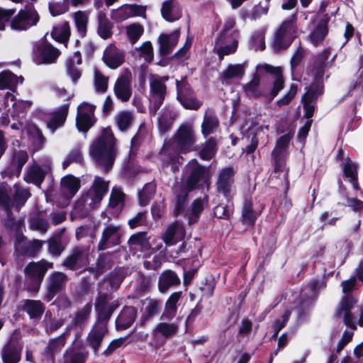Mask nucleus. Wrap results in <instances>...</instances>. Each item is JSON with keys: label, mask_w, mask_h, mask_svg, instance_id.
Listing matches in <instances>:
<instances>
[{"label": "nucleus", "mask_w": 363, "mask_h": 363, "mask_svg": "<svg viewBox=\"0 0 363 363\" xmlns=\"http://www.w3.org/2000/svg\"><path fill=\"white\" fill-rule=\"evenodd\" d=\"M22 346L11 340L2 350L1 358L4 363H18L21 359Z\"/></svg>", "instance_id": "obj_23"}, {"label": "nucleus", "mask_w": 363, "mask_h": 363, "mask_svg": "<svg viewBox=\"0 0 363 363\" xmlns=\"http://www.w3.org/2000/svg\"><path fill=\"white\" fill-rule=\"evenodd\" d=\"M329 19L330 18L328 14L324 15V16L318 21L314 29L311 31L310 34V39L314 45H318L322 43L328 34V23Z\"/></svg>", "instance_id": "obj_26"}, {"label": "nucleus", "mask_w": 363, "mask_h": 363, "mask_svg": "<svg viewBox=\"0 0 363 363\" xmlns=\"http://www.w3.org/2000/svg\"><path fill=\"white\" fill-rule=\"evenodd\" d=\"M116 98L121 101H128L132 96L131 77L129 74L119 77L113 86Z\"/></svg>", "instance_id": "obj_17"}, {"label": "nucleus", "mask_w": 363, "mask_h": 363, "mask_svg": "<svg viewBox=\"0 0 363 363\" xmlns=\"http://www.w3.org/2000/svg\"><path fill=\"white\" fill-rule=\"evenodd\" d=\"M155 191V186L153 184H146L141 191H139V201L141 206H145L150 196Z\"/></svg>", "instance_id": "obj_52"}, {"label": "nucleus", "mask_w": 363, "mask_h": 363, "mask_svg": "<svg viewBox=\"0 0 363 363\" xmlns=\"http://www.w3.org/2000/svg\"><path fill=\"white\" fill-rule=\"evenodd\" d=\"M6 103L9 105V102H12L13 109V115H18L24 111V110L30 106V102L23 100H15V95L12 93L7 92L6 94Z\"/></svg>", "instance_id": "obj_40"}, {"label": "nucleus", "mask_w": 363, "mask_h": 363, "mask_svg": "<svg viewBox=\"0 0 363 363\" xmlns=\"http://www.w3.org/2000/svg\"><path fill=\"white\" fill-rule=\"evenodd\" d=\"M137 311L134 307L128 306L123 308L116 319V325L118 328H126L135 320Z\"/></svg>", "instance_id": "obj_31"}, {"label": "nucleus", "mask_w": 363, "mask_h": 363, "mask_svg": "<svg viewBox=\"0 0 363 363\" xmlns=\"http://www.w3.org/2000/svg\"><path fill=\"white\" fill-rule=\"evenodd\" d=\"M61 185L65 193L73 196L79 189L80 180L72 175H67L62 179Z\"/></svg>", "instance_id": "obj_38"}, {"label": "nucleus", "mask_w": 363, "mask_h": 363, "mask_svg": "<svg viewBox=\"0 0 363 363\" xmlns=\"http://www.w3.org/2000/svg\"><path fill=\"white\" fill-rule=\"evenodd\" d=\"M234 172L232 167H226L220 171L217 181L218 191L226 198L230 197L234 191Z\"/></svg>", "instance_id": "obj_15"}, {"label": "nucleus", "mask_w": 363, "mask_h": 363, "mask_svg": "<svg viewBox=\"0 0 363 363\" xmlns=\"http://www.w3.org/2000/svg\"><path fill=\"white\" fill-rule=\"evenodd\" d=\"M298 90L296 84H291L288 93L280 100L277 101L278 106H281L288 104L295 96Z\"/></svg>", "instance_id": "obj_58"}, {"label": "nucleus", "mask_w": 363, "mask_h": 363, "mask_svg": "<svg viewBox=\"0 0 363 363\" xmlns=\"http://www.w3.org/2000/svg\"><path fill=\"white\" fill-rule=\"evenodd\" d=\"M133 121V115L128 111L121 112L116 117V123L121 130H125L128 128Z\"/></svg>", "instance_id": "obj_46"}, {"label": "nucleus", "mask_w": 363, "mask_h": 363, "mask_svg": "<svg viewBox=\"0 0 363 363\" xmlns=\"http://www.w3.org/2000/svg\"><path fill=\"white\" fill-rule=\"evenodd\" d=\"M179 32L170 35H161L159 38L160 50L162 55H167L177 44Z\"/></svg>", "instance_id": "obj_32"}, {"label": "nucleus", "mask_w": 363, "mask_h": 363, "mask_svg": "<svg viewBox=\"0 0 363 363\" xmlns=\"http://www.w3.org/2000/svg\"><path fill=\"white\" fill-rule=\"evenodd\" d=\"M124 194L118 188L112 189L109 206L112 208H121L123 205Z\"/></svg>", "instance_id": "obj_48"}, {"label": "nucleus", "mask_w": 363, "mask_h": 363, "mask_svg": "<svg viewBox=\"0 0 363 363\" xmlns=\"http://www.w3.org/2000/svg\"><path fill=\"white\" fill-rule=\"evenodd\" d=\"M48 170V169L46 170L42 169L38 165H33L28 170L26 179L28 182L40 185L43 181L45 174Z\"/></svg>", "instance_id": "obj_41"}, {"label": "nucleus", "mask_w": 363, "mask_h": 363, "mask_svg": "<svg viewBox=\"0 0 363 363\" xmlns=\"http://www.w3.org/2000/svg\"><path fill=\"white\" fill-rule=\"evenodd\" d=\"M172 117L169 113H164L158 119L159 128L162 131L168 130L172 123Z\"/></svg>", "instance_id": "obj_59"}, {"label": "nucleus", "mask_w": 363, "mask_h": 363, "mask_svg": "<svg viewBox=\"0 0 363 363\" xmlns=\"http://www.w3.org/2000/svg\"><path fill=\"white\" fill-rule=\"evenodd\" d=\"M290 316V312L286 311L280 319L275 320L273 325V330L274 332V337H276L279 332L286 325Z\"/></svg>", "instance_id": "obj_57"}, {"label": "nucleus", "mask_w": 363, "mask_h": 363, "mask_svg": "<svg viewBox=\"0 0 363 363\" xmlns=\"http://www.w3.org/2000/svg\"><path fill=\"white\" fill-rule=\"evenodd\" d=\"M84 259L85 255L80 251L76 250L65 260L64 265L70 269H74L75 266L83 262Z\"/></svg>", "instance_id": "obj_49"}, {"label": "nucleus", "mask_w": 363, "mask_h": 363, "mask_svg": "<svg viewBox=\"0 0 363 363\" xmlns=\"http://www.w3.org/2000/svg\"><path fill=\"white\" fill-rule=\"evenodd\" d=\"M323 86L320 82L313 84L303 97L305 116L311 119L315 110V101L321 94Z\"/></svg>", "instance_id": "obj_16"}, {"label": "nucleus", "mask_w": 363, "mask_h": 363, "mask_svg": "<svg viewBox=\"0 0 363 363\" xmlns=\"http://www.w3.org/2000/svg\"><path fill=\"white\" fill-rule=\"evenodd\" d=\"M252 40L255 50H263L264 49V38L262 33H258L254 35Z\"/></svg>", "instance_id": "obj_63"}, {"label": "nucleus", "mask_w": 363, "mask_h": 363, "mask_svg": "<svg viewBox=\"0 0 363 363\" xmlns=\"http://www.w3.org/2000/svg\"><path fill=\"white\" fill-rule=\"evenodd\" d=\"M128 243L130 246L138 247L143 251L147 250L150 248V245L146 237L145 233H138L133 235L129 238Z\"/></svg>", "instance_id": "obj_43"}, {"label": "nucleus", "mask_w": 363, "mask_h": 363, "mask_svg": "<svg viewBox=\"0 0 363 363\" xmlns=\"http://www.w3.org/2000/svg\"><path fill=\"white\" fill-rule=\"evenodd\" d=\"M291 137L287 134L281 136L277 141L274 150L272 152V156L275 162V169H279L284 161L286 155V148L289 145Z\"/></svg>", "instance_id": "obj_21"}, {"label": "nucleus", "mask_w": 363, "mask_h": 363, "mask_svg": "<svg viewBox=\"0 0 363 363\" xmlns=\"http://www.w3.org/2000/svg\"><path fill=\"white\" fill-rule=\"evenodd\" d=\"M357 303L356 298L352 296H347L341 299L335 312L337 318L342 319L344 323L352 330L357 329V326L363 327V305L359 307V318L355 321L351 310Z\"/></svg>", "instance_id": "obj_5"}, {"label": "nucleus", "mask_w": 363, "mask_h": 363, "mask_svg": "<svg viewBox=\"0 0 363 363\" xmlns=\"http://www.w3.org/2000/svg\"><path fill=\"white\" fill-rule=\"evenodd\" d=\"M206 202L201 199H196L186 212V216L189 219V223H196L200 213L203 211L206 206Z\"/></svg>", "instance_id": "obj_36"}, {"label": "nucleus", "mask_w": 363, "mask_h": 363, "mask_svg": "<svg viewBox=\"0 0 363 363\" xmlns=\"http://www.w3.org/2000/svg\"><path fill=\"white\" fill-rule=\"evenodd\" d=\"M195 142L193 127L190 125H182L174 136V145L179 152L186 153L198 149L194 146Z\"/></svg>", "instance_id": "obj_9"}, {"label": "nucleus", "mask_w": 363, "mask_h": 363, "mask_svg": "<svg viewBox=\"0 0 363 363\" xmlns=\"http://www.w3.org/2000/svg\"><path fill=\"white\" fill-rule=\"evenodd\" d=\"M118 301H113L111 303L108 301L107 298H100L96 303V307L98 312V322L105 323L111 315L112 313L119 306Z\"/></svg>", "instance_id": "obj_22"}, {"label": "nucleus", "mask_w": 363, "mask_h": 363, "mask_svg": "<svg viewBox=\"0 0 363 363\" xmlns=\"http://www.w3.org/2000/svg\"><path fill=\"white\" fill-rule=\"evenodd\" d=\"M119 225H109L106 227L99 244V250H104L108 245H115L119 243Z\"/></svg>", "instance_id": "obj_24"}, {"label": "nucleus", "mask_w": 363, "mask_h": 363, "mask_svg": "<svg viewBox=\"0 0 363 363\" xmlns=\"http://www.w3.org/2000/svg\"><path fill=\"white\" fill-rule=\"evenodd\" d=\"M60 51L50 43L43 42L39 44L35 51V61L37 64H51L55 62Z\"/></svg>", "instance_id": "obj_14"}, {"label": "nucleus", "mask_w": 363, "mask_h": 363, "mask_svg": "<svg viewBox=\"0 0 363 363\" xmlns=\"http://www.w3.org/2000/svg\"><path fill=\"white\" fill-rule=\"evenodd\" d=\"M177 329L178 326L175 323H160L157 325L154 330V333L155 335L160 334L165 337H168L174 335L177 331Z\"/></svg>", "instance_id": "obj_45"}, {"label": "nucleus", "mask_w": 363, "mask_h": 363, "mask_svg": "<svg viewBox=\"0 0 363 363\" xmlns=\"http://www.w3.org/2000/svg\"><path fill=\"white\" fill-rule=\"evenodd\" d=\"M135 16L146 18V6L138 4H126L121 8L113 10L111 18L117 21H123Z\"/></svg>", "instance_id": "obj_13"}, {"label": "nucleus", "mask_w": 363, "mask_h": 363, "mask_svg": "<svg viewBox=\"0 0 363 363\" xmlns=\"http://www.w3.org/2000/svg\"><path fill=\"white\" fill-rule=\"evenodd\" d=\"M49 10L52 16H57L65 13L67 11V7L60 3H50Z\"/></svg>", "instance_id": "obj_60"}, {"label": "nucleus", "mask_w": 363, "mask_h": 363, "mask_svg": "<svg viewBox=\"0 0 363 363\" xmlns=\"http://www.w3.org/2000/svg\"><path fill=\"white\" fill-rule=\"evenodd\" d=\"M345 175L350 178L351 181H355L357 174V166L350 161L347 162L344 167Z\"/></svg>", "instance_id": "obj_62"}, {"label": "nucleus", "mask_w": 363, "mask_h": 363, "mask_svg": "<svg viewBox=\"0 0 363 363\" xmlns=\"http://www.w3.org/2000/svg\"><path fill=\"white\" fill-rule=\"evenodd\" d=\"M126 35L132 44H135L144 33V27L138 23H131L125 27Z\"/></svg>", "instance_id": "obj_39"}, {"label": "nucleus", "mask_w": 363, "mask_h": 363, "mask_svg": "<svg viewBox=\"0 0 363 363\" xmlns=\"http://www.w3.org/2000/svg\"><path fill=\"white\" fill-rule=\"evenodd\" d=\"M162 17L167 21L173 22L178 20L181 16V8L177 0H166L161 8Z\"/></svg>", "instance_id": "obj_25"}, {"label": "nucleus", "mask_w": 363, "mask_h": 363, "mask_svg": "<svg viewBox=\"0 0 363 363\" xmlns=\"http://www.w3.org/2000/svg\"><path fill=\"white\" fill-rule=\"evenodd\" d=\"M108 189V182L101 177H95L94 183L88 192L87 199H90L93 203H97L102 200Z\"/></svg>", "instance_id": "obj_20"}, {"label": "nucleus", "mask_w": 363, "mask_h": 363, "mask_svg": "<svg viewBox=\"0 0 363 363\" xmlns=\"http://www.w3.org/2000/svg\"><path fill=\"white\" fill-rule=\"evenodd\" d=\"M133 55L145 62H150L153 59V48L150 41L143 43L140 47L135 48Z\"/></svg>", "instance_id": "obj_37"}, {"label": "nucleus", "mask_w": 363, "mask_h": 363, "mask_svg": "<svg viewBox=\"0 0 363 363\" xmlns=\"http://www.w3.org/2000/svg\"><path fill=\"white\" fill-rule=\"evenodd\" d=\"M66 361L69 363H84L85 356L81 352L67 354Z\"/></svg>", "instance_id": "obj_64"}, {"label": "nucleus", "mask_w": 363, "mask_h": 363, "mask_svg": "<svg viewBox=\"0 0 363 363\" xmlns=\"http://www.w3.org/2000/svg\"><path fill=\"white\" fill-rule=\"evenodd\" d=\"M51 268L52 263L45 260L29 263L24 269L26 280L31 284L29 289L38 290L47 270Z\"/></svg>", "instance_id": "obj_7"}, {"label": "nucleus", "mask_w": 363, "mask_h": 363, "mask_svg": "<svg viewBox=\"0 0 363 363\" xmlns=\"http://www.w3.org/2000/svg\"><path fill=\"white\" fill-rule=\"evenodd\" d=\"M242 218L246 224L252 225L255 223L257 218V213L253 211L250 202H246L245 203L242 210Z\"/></svg>", "instance_id": "obj_51"}, {"label": "nucleus", "mask_w": 363, "mask_h": 363, "mask_svg": "<svg viewBox=\"0 0 363 363\" xmlns=\"http://www.w3.org/2000/svg\"><path fill=\"white\" fill-rule=\"evenodd\" d=\"M95 106L82 102L77 107L76 125L79 131L86 133L96 122Z\"/></svg>", "instance_id": "obj_11"}, {"label": "nucleus", "mask_w": 363, "mask_h": 363, "mask_svg": "<svg viewBox=\"0 0 363 363\" xmlns=\"http://www.w3.org/2000/svg\"><path fill=\"white\" fill-rule=\"evenodd\" d=\"M238 35L236 31L230 33H220L216 44L214 50L221 60L224 56L235 52L238 44Z\"/></svg>", "instance_id": "obj_10"}, {"label": "nucleus", "mask_w": 363, "mask_h": 363, "mask_svg": "<svg viewBox=\"0 0 363 363\" xmlns=\"http://www.w3.org/2000/svg\"><path fill=\"white\" fill-rule=\"evenodd\" d=\"M69 104H64L53 115L52 118L48 122V127L54 132L58 127L61 126L67 118Z\"/></svg>", "instance_id": "obj_33"}, {"label": "nucleus", "mask_w": 363, "mask_h": 363, "mask_svg": "<svg viewBox=\"0 0 363 363\" xmlns=\"http://www.w3.org/2000/svg\"><path fill=\"white\" fill-rule=\"evenodd\" d=\"M108 77L102 74L100 72H94V87L98 93H104L108 89Z\"/></svg>", "instance_id": "obj_47"}, {"label": "nucleus", "mask_w": 363, "mask_h": 363, "mask_svg": "<svg viewBox=\"0 0 363 363\" xmlns=\"http://www.w3.org/2000/svg\"><path fill=\"white\" fill-rule=\"evenodd\" d=\"M30 195L28 190L18 185H15L13 189H11L6 184H1L0 185V206L10 217L12 208H15L18 211L26 203Z\"/></svg>", "instance_id": "obj_3"}, {"label": "nucleus", "mask_w": 363, "mask_h": 363, "mask_svg": "<svg viewBox=\"0 0 363 363\" xmlns=\"http://www.w3.org/2000/svg\"><path fill=\"white\" fill-rule=\"evenodd\" d=\"M245 73L244 64L230 65L223 72V83L230 84L233 79H241Z\"/></svg>", "instance_id": "obj_30"}, {"label": "nucleus", "mask_w": 363, "mask_h": 363, "mask_svg": "<svg viewBox=\"0 0 363 363\" xmlns=\"http://www.w3.org/2000/svg\"><path fill=\"white\" fill-rule=\"evenodd\" d=\"M180 282L179 277L172 270H165L161 273L158 281V288L160 292L167 291L171 286Z\"/></svg>", "instance_id": "obj_27"}, {"label": "nucleus", "mask_w": 363, "mask_h": 363, "mask_svg": "<svg viewBox=\"0 0 363 363\" xmlns=\"http://www.w3.org/2000/svg\"><path fill=\"white\" fill-rule=\"evenodd\" d=\"M103 60L108 67L114 69L123 63L125 55L116 46L110 45L104 50Z\"/></svg>", "instance_id": "obj_18"}, {"label": "nucleus", "mask_w": 363, "mask_h": 363, "mask_svg": "<svg viewBox=\"0 0 363 363\" xmlns=\"http://www.w3.org/2000/svg\"><path fill=\"white\" fill-rule=\"evenodd\" d=\"M89 154L96 163L105 171L112 167L117 149L116 140L111 129H104L101 136L91 144Z\"/></svg>", "instance_id": "obj_1"}, {"label": "nucleus", "mask_w": 363, "mask_h": 363, "mask_svg": "<svg viewBox=\"0 0 363 363\" xmlns=\"http://www.w3.org/2000/svg\"><path fill=\"white\" fill-rule=\"evenodd\" d=\"M66 279V276L61 272L53 273L50 277V287L52 290L59 289Z\"/></svg>", "instance_id": "obj_54"}, {"label": "nucleus", "mask_w": 363, "mask_h": 363, "mask_svg": "<svg viewBox=\"0 0 363 363\" xmlns=\"http://www.w3.org/2000/svg\"><path fill=\"white\" fill-rule=\"evenodd\" d=\"M160 306V301L155 299L147 300L146 302L145 312L149 316H152L159 312Z\"/></svg>", "instance_id": "obj_55"}, {"label": "nucleus", "mask_w": 363, "mask_h": 363, "mask_svg": "<svg viewBox=\"0 0 363 363\" xmlns=\"http://www.w3.org/2000/svg\"><path fill=\"white\" fill-rule=\"evenodd\" d=\"M106 331V323H96L89 334L88 341L95 352L97 351Z\"/></svg>", "instance_id": "obj_28"}, {"label": "nucleus", "mask_w": 363, "mask_h": 363, "mask_svg": "<svg viewBox=\"0 0 363 363\" xmlns=\"http://www.w3.org/2000/svg\"><path fill=\"white\" fill-rule=\"evenodd\" d=\"M186 169L189 176L184 186V190L182 195L178 196L175 208L176 214H178L182 209L187 196V191L195 189L199 181L206 179L208 177V170L199 165L196 160H191Z\"/></svg>", "instance_id": "obj_4"}, {"label": "nucleus", "mask_w": 363, "mask_h": 363, "mask_svg": "<svg viewBox=\"0 0 363 363\" xmlns=\"http://www.w3.org/2000/svg\"><path fill=\"white\" fill-rule=\"evenodd\" d=\"M88 17L82 11H77L74 13V21L78 30L84 34L86 30Z\"/></svg>", "instance_id": "obj_53"}, {"label": "nucleus", "mask_w": 363, "mask_h": 363, "mask_svg": "<svg viewBox=\"0 0 363 363\" xmlns=\"http://www.w3.org/2000/svg\"><path fill=\"white\" fill-rule=\"evenodd\" d=\"M181 296V291L174 292L171 294L165 303L164 310L162 318L167 320H172L176 315L177 303L180 300Z\"/></svg>", "instance_id": "obj_29"}, {"label": "nucleus", "mask_w": 363, "mask_h": 363, "mask_svg": "<svg viewBox=\"0 0 363 363\" xmlns=\"http://www.w3.org/2000/svg\"><path fill=\"white\" fill-rule=\"evenodd\" d=\"M271 72L273 74V86L269 93V98L272 100L284 87V80L279 68L273 67L269 65H259L257 71L252 76L251 79L243 85V90L247 96L252 98H259L264 94L261 89V71Z\"/></svg>", "instance_id": "obj_2"}, {"label": "nucleus", "mask_w": 363, "mask_h": 363, "mask_svg": "<svg viewBox=\"0 0 363 363\" xmlns=\"http://www.w3.org/2000/svg\"><path fill=\"white\" fill-rule=\"evenodd\" d=\"M22 77H17L10 72L0 73V89H13L16 85L23 82Z\"/></svg>", "instance_id": "obj_34"}, {"label": "nucleus", "mask_w": 363, "mask_h": 363, "mask_svg": "<svg viewBox=\"0 0 363 363\" xmlns=\"http://www.w3.org/2000/svg\"><path fill=\"white\" fill-rule=\"evenodd\" d=\"M216 141L213 138H210L199 152L201 157L203 160L211 158L216 152Z\"/></svg>", "instance_id": "obj_50"}, {"label": "nucleus", "mask_w": 363, "mask_h": 363, "mask_svg": "<svg viewBox=\"0 0 363 363\" xmlns=\"http://www.w3.org/2000/svg\"><path fill=\"white\" fill-rule=\"evenodd\" d=\"M296 16L294 14L290 19L284 21L277 30L274 40V48L277 50L287 48L292 42L296 33Z\"/></svg>", "instance_id": "obj_6"}, {"label": "nucleus", "mask_w": 363, "mask_h": 363, "mask_svg": "<svg viewBox=\"0 0 363 363\" xmlns=\"http://www.w3.org/2000/svg\"><path fill=\"white\" fill-rule=\"evenodd\" d=\"M23 309L26 311L31 318L38 317L43 312V305L39 301H24Z\"/></svg>", "instance_id": "obj_42"}, {"label": "nucleus", "mask_w": 363, "mask_h": 363, "mask_svg": "<svg viewBox=\"0 0 363 363\" xmlns=\"http://www.w3.org/2000/svg\"><path fill=\"white\" fill-rule=\"evenodd\" d=\"M30 228L33 230L45 232L48 228L47 222L40 218H34L30 220Z\"/></svg>", "instance_id": "obj_61"}, {"label": "nucleus", "mask_w": 363, "mask_h": 363, "mask_svg": "<svg viewBox=\"0 0 363 363\" xmlns=\"http://www.w3.org/2000/svg\"><path fill=\"white\" fill-rule=\"evenodd\" d=\"M185 236L183 226L178 222L169 225L162 235V240L167 245H174L182 240Z\"/></svg>", "instance_id": "obj_19"}, {"label": "nucleus", "mask_w": 363, "mask_h": 363, "mask_svg": "<svg viewBox=\"0 0 363 363\" xmlns=\"http://www.w3.org/2000/svg\"><path fill=\"white\" fill-rule=\"evenodd\" d=\"M98 33L104 39H108L112 35V24L103 12L98 14Z\"/></svg>", "instance_id": "obj_35"}, {"label": "nucleus", "mask_w": 363, "mask_h": 363, "mask_svg": "<svg viewBox=\"0 0 363 363\" xmlns=\"http://www.w3.org/2000/svg\"><path fill=\"white\" fill-rule=\"evenodd\" d=\"M165 211V204L163 199H160V200L155 201L152 207V214L154 218H161Z\"/></svg>", "instance_id": "obj_56"}, {"label": "nucleus", "mask_w": 363, "mask_h": 363, "mask_svg": "<svg viewBox=\"0 0 363 363\" xmlns=\"http://www.w3.org/2000/svg\"><path fill=\"white\" fill-rule=\"evenodd\" d=\"M168 79V77L160 78L151 75L150 78V103L154 106V111H156L160 107L166 94V86L164 82Z\"/></svg>", "instance_id": "obj_12"}, {"label": "nucleus", "mask_w": 363, "mask_h": 363, "mask_svg": "<svg viewBox=\"0 0 363 363\" xmlns=\"http://www.w3.org/2000/svg\"><path fill=\"white\" fill-rule=\"evenodd\" d=\"M218 121L217 118L213 115L206 114L201 125V131L203 135L206 137L212 133L217 128Z\"/></svg>", "instance_id": "obj_44"}, {"label": "nucleus", "mask_w": 363, "mask_h": 363, "mask_svg": "<svg viewBox=\"0 0 363 363\" xmlns=\"http://www.w3.org/2000/svg\"><path fill=\"white\" fill-rule=\"evenodd\" d=\"M40 21L38 11L32 6H26L18 11L11 22V28L13 30H26L36 26Z\"/></svg>", "instance_id": "obj_8"}]
</instances>
